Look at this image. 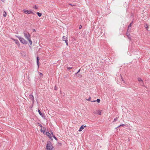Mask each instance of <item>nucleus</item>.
Here are the masks:
<instances>
[{
	"mask_svg": "<svg viewBox=\"0 0 150 150\" xmlns=\"http://www.w3.org/2000/svg\"><path fill=\"white\" fill-rule=\"evenodd\" d=\"M145 28H147V26H146V27H145Z\"/></svg>",
	"mask_w": 150,
	"mask_h": 150,
	"instance_id": "obj_41",
	"label": "nucleus"
},
{
	"mask_svg": "<svg viewBox=\"0 0 150 150\" xmlns=\"http://www.w3.org/2000/svg\"><path fill=\"white\" fill-rule=\"evenodd\" d=\"M12 40L14 41H15V40H16L17 39H12Z\"/></svg>",
	"mask_w": 150,
	"mask_h": 150,
	"instance_id": "obj_36",
	"label": "nucleus"
},
{
	"mask_svg": "<svg viewBox=\"0 0 150 150\" xmlns=\"http://www.w3.org/2000/svg\"><path fill=\"white\" fill-rule=\"evenodd\" d=\"M23 35L24 36L27 40H28L30 38V35L29 33L24 31Z\"/></svg>",
	"mask_w": 150,
	"mask_h": 150,
	"instance_id": "obj_2",
	"label": "nucleus"
},
{
	"mask_svg": "<svg viewBox=\"0 0 150 150\" xmlns=\"http://www.w3.org/2000/svg\"><path fill=\"white\" fill-rule=\"evenodd\" d=\"M37 14H38V16L39 17H40L42 15V13H39L38 12L37 13Z\"/></svg>",
	"mask_w": 150,
	"mask_h": 150,
	"instance_id": "obj_14",
	"label": "nucleus"
},
{
	"mask_svg": "<svg viewBox=\"0 0 150 150\" xmlns=\"http://www.w3.org/2000/svg\"><path fill=\"white\" fill-rule=\"evenodd\" d=\"M62 39L63 41H65V42L67 46L68 45V42H67V37L64 36H63L62 37Z\"/></svg>",
	"mask_w": 150,
	"mask_h": 150,
	"instance_id": "obj_6",
	"label": "nucleus"
},
{
	"mask_svg": "<svg viewBox=\"0 0 150 150\" xmlns=\"http://www.w3.org/2000/svg\"><path fill=\"white\" fill-rule=\"evenodd\" d=\"M90 99H91V97H90L88 99V100H89V101H90Z\"/></svg>",
	"mask_w": 150,
	"mask_h": 150,
	"instance_id": "obj_31",
	"label": "nucleus"
},
{
	"mask_svg": "<svg viewBox=\"0 0 150 150\" xmlns=\"http://www.w3.org/2000/svg\"><path fill=\"white\" fill-rule=\"evenodd\" d=\"M38 112L39 114L40 115H41L42 116V113L40 111V110H38Z\"/></svg>",
	"mask_w": 150,
	"mask_h": 150,
	"instance_id": "obj_16",
	"label": "nucleus"
},
{
	"mask_svg": "<svg viewBox=\"0 0 150 150\" xmlns=\"http://www.w3.org/2000/svg\"><path fill=\"white\" fill-rule=\"evenodd\" d=\"M28 40L29 41V42L30 44V45H32V42L31 40V38H30V39Z\"/></svg>",
	"mask_w": 150,
	"mask_h": 150,
	"instance_id": "obj_12",
	"label": "nucleus"
},
{
	"mask_svg": "<svg viewBox=\"0 0 150 150\" xmlns=\"http://www.w3.org/2000/svg\"><path fill=\"white\" fill-rule=\"evenodd\" d=\"M33 32H35L36 31L35 29H34L33 30Z\"/></svg>",
	"mask_w": 150,
	"mask_h": 150,
	"instance_id": "obj_37",
	"label": "nucleus"
},
{
	"mask_svg": "<svg viewBox=\"0 0 150 150\" xmlns=\"http://www.w3.org/2000/svg\"><path fill=\"white\" fill-rule=\"evenodd\" d=\"M53 146L52 145L51 143L49 142L47 143L46 146V148L48 150H52Z\"/></svg>",
	"mask_w": 150,
	"mask_h": 150,
	"instance_id": "obj_3",
	"label": "nucleus"
},
{
	"mask_svg": "<svg viewBox=\"0 0 150 150\" xmlns=\"http://www.w3.org/2000/svg\"><path fill=\"white\" fill-rule=\"evenodd\" d=\"M123 125H124V124H122L120 125L119 126H118L117 127H120V126H123Z\"/></svg>",
	"mask_w": 150,
	"mask_h": 150,
	"instance_id": "obj_27",
	"label": "nucleus"
},
{
	"mask_svg": "<svg viewBox=\"0 0 150 150\" xmlns=\"http://www.w3.org/2000/svg\"><path fill=\"white\" fill-rule=\"evenodd\" d=\"M86 127V125H82L80 128L79 129V131H82V130L85 127Z\"/></svg>",
	"mask_w": 150,
	"mask_h": 150,
	"instance_id": "obj_8",
	"label": "nucleus"
},
{
	"mask_svg": "<svg viewBox=\"0 0 150 150\" xmlns=\"http://www.w3.org/2000/svg\"><path fill=\"white\" fill-rule=\"evenodd\" d=\"M127 37H128V38L130 40H131V38L130 37V35H128V36H127Z\"/></svg>",
	"mask_w": 150,
	"mask_h": 150,
	"instance_id": "obj_19",
	"label": "nucleus"
},
{
	"mask_svg": "<svg viewBox=\"0 0 150 150\" xmlns=\"http://www.w3.org/2000/svg\"><path fill=\"white\" fill-rule=\"evenodd\" d=\"M29 98L33 103L34 102V98L33 96L32 95H29Z\"/></svg>",
	"mask_w": 150,
	"mask_h": 150,
	"instance_id": "obj_7",
	"label": "nucleus"
},
{
	"mask_svg": "<svg viewBox=\"0 0 150 150\" xmlns=\"http://www.w3.org/2000/svg\"><path fill=\"white\" fill-rule=\"evenodd\" d=\"M17 37L19 39L20 41L22 43L25 45L27 44V41H26L24 38L19 36H17Z\"/></svg>",
	"mask_w": 150,
	"mask_h": 150,
	"instance_id": "obj_1",
	"label": "nucleus"
},
{
	"mask_svg": "<svg viewBox=\"0 0 150 150\" xmlns=\"http://www.w3.org/2000/svg\"><path fill=\"white\" fill-rule=\"evenodd\" d=\"M80 69L78 71H77V72L75 74V75H76L77 74H78V73H79V72L80 71Z\"/></svg>",
	"mask_w": 150,
	"mask_h": 150,
	"instance_id": "obj_20",
	"label": "nucleus"
},
{
	"mask_svg": "<svg viewBox=\"0 0 150 150\" xmlns=\"http://www.w3.org/2000/svg\"><path fill=\"white\" fill-rule=\"evenodd\" d=\"M6 15H7V14H6V12H5V11H4V13L3 14V16L4 17H6Z\"/></svg>",
	"mask_w": 150,
	"mask_h": 150,
	"instance_id": "obj_15",
	"label": "nucleus"
},
{
	"mask_svg": "<svg viewBox=\"0 0 150 150\" xmlns=\"http://www.w3.org/2000/svg\"><path fill=\"white\" fill-rule=\"evenodd\" d=\"M101 111H98V114L99 115H101Z\"/></svg>",
	"mask_w": 150,
	"mask_h": 150,
	"instance_id": "obj_24",
	"label": "nucleus"
},
{
	"mask_svg": "<svg viewBox=\"0 0 150 150\" xmlns=\"http://www.w3.org/2000/svg\"><path fill=\"white\" fill-rule=\"evenodd\" d=\"M96 100V101L98 103H99L100 102V99H97V100Z\"/></svg>",
	"mask_w": 150,
	"mask_h": 150,
	"instance_id": "obj_22",
	"label": "nucleus"
},
{
	"mask_svg": "<svg viewBox=\"0 0 150 150\" xmlns=\"http://www.w3.org/2000/svg\"><path fill=\"white\" fill-rule=\"evenodd\" d=\"M50 133H50V134H51L53 136V133H52V131H51V132H50Z\"/></svg>",
	"mask_w": 150,
	"mask_h": 150,
	"instance_id": "obj_34",
	"label": "nucleus"
},
{
	"mask_svg": "<svg viewBox=\"0 0 150 150\" xmlns=\"http://www.w3.org/2000/svg\"><path fill=\"white\" fill-rule=\"evenodd\" d=\"M12 40L14 41H15V40H16L17 39H12Z\"/></svg>",
	"mask_w": 150,
	"mask_h": 150,
	"instance_id": "obj_35",
	"label": "nucleus"
},
{
	"mask_svg": "<svg viewBox=\"0 0 150 150\" xmlns=\"http://www.w3.org/2000/svg\"><path fill=\"white\" fill-rule=\"evenodd\" d=\"M53 137L56 140H57V139L55 137V136L54 134H53Z\"/></svg>",
	"mask_w": 150,
	"mask_h": 150,
	"instance_id": "obj_17",
	"label": "nucleus"
},
{
	"mask_svg": "<svg viewBox=\"0 0 150 150\" xmlns=\"http://www.w3.org/2000/svg\"><path fill=\"white\" fill-rule=\"evenodd\" d=\"M82 28V26L81 25H80L79 26V29H81Z\"/></svg>",
	"mask_w": 150,
	"mask_h": 150,
	"instance_id": "obj_28",
	"label": "nucleus"
},
{
	"mask_svg": "<svg viewBox=\"0 0 150 150\" xmlns=\"http://www.w3.org/2000/svg\"><path fill=\"white\" fill-rule=\"evenodd\" d=\"M24 12L27 14H30L31 13H33L31 11H28L26 9H24L23 10Z\"/></svg>",
	"mask_w": 150,
	"mask_h": 150,
	"instance_id": "obj_4",
	"label": "nucleus"
},
{
	"mask_svg": "<svg viewBox=\"0 0 150 150\" xmlns=\"http://www.w3.org/2000/svg\"><path fill=\"white\" fill-rule=\"evenodd\" d=\"M70 5H71L72 6H74L75 5H71V4H69Z\"/></svg>",
	"mask_w": 150,
	"mask_h": 150,
	"instance_id": "obj_38",
	"label": "nucleus"
},
{
	"mask_svg": "<svg viewBox=\"0 0 150 150\" xmlns=\"http://www.w3.org/2000/svg\"><path fill=\"white\" fill-rule=\"evenodd\" d=\"M117 120V117H116L114 119L113 121L114 122H115Z\"/></svg>",
	"mask_w": 150,
	"mask_h": 150,
	"instance_id": "obj_23",
	"label": "nucleus"
},
{
	"mask_svg": "<svg viewBox=\"0 0 150 150\" xmlns=\"http://www.w3.org/2000/svg\"><path fill=\"white\" fill-rule=\"evenodd\" d=\"M131 27L130 25H129L128 27L127 31H130L131 29Z\"/></svg>",
	"mask_w": 150,
	"mask_h": 150,
	"instance_id": "obj_13",
	"label": "nucleus"
},
{
	"mask_svg": "<svg viewBox=\"0 0 150 150\" xmlns=\"http://www.w3.org/2000/svg\"><path fill=\"white\" fill-rule=\"evenodd\" d=\"M129 32V31H127L126 34V35L127 36H128V35H130Z\"/></svg>",
	"mask_w": 150,
	"mask_h": 150,
	"instance_id": "obj_18",
	"label": "nucleus"
},
{
	"mask_svg": "<svg viewBox=\"0 0 150 150\" xmlns=\"http://www.w3.org/2000/svg\"><path fill=\"white\" fill-rule=\"evenodd\" d=\"M45 131V130L44 129H41V132H44Z\"/></svg>",
	"mask_w": 150,
	"mask_h": 150,
	"instance_id": "obj_25",
	"label": "nucleus"
},
{
	"mask_svg": "<svg viewBox=\"0 0 150 150\" xmlns=\"http://www.w3.org/2000/svg\"><path fill=\"white\" fill-rule=\"evenodd\" d=\"M132 23H131L129 25H130V26H131V25H132Z\"/></svg>",
	"mask_w": 150,
	"mask_h": 150,
	"instance_id": "obj_29",
	"label": "nucleus"
},
{
	"mask_svg": "<svg viewBox=\"0 0 150 150\" xmlns=\"http://www.w3.org/2000/svg\"><path fill=\"white\" fill-rule=\"evenodd\" d=\"M3 2H4L5 0H1Z\"/></svg>",
	"mask_w": 150,
	"mask_h": 150,
	"instance_id": "obj_39",
	"label": "nucleus"
},
{
	"mask_svg": "<svg viewBox=\"0 0 150 150\" xmlns=\"http://www.w3.org/2000/svg\"><path fill=\"white\" fill-rule=\"evenodd\" d=\"M72 68V67H67V69H68V70H69L71 69Z\"/></svg>",
	"mask_w": 150,
	"mask_h": 150,
	"instance_id": "obj_26",
	"label": "nucleus"
},
{
	"mask_svg": "<svg viewBox=\"0 0 150 150\" xmlns=\"http://www.w3.org/2000/svg\"><path fill=\"white\" fill-rule=\"evenodd\" d=\"M79 76H80L81 77V76H82V75H80L79 74Z\"/></svg>",
	"mask_w": 150,
	"mask_h": 150,
	"instance_id": "obj_40",
	"label": "nucleus"
},
{
	"mask_svg": "<svg viewBox=\"0 0 150 150\" xmlns=\"http://www.w3.org/2000/svg\"><path fill=\"white\" fill-rule=\"evenodd\" d=\"M145 28H147V26H146V27H145Z\"/></svg>",
	"mask_w": 150,
	"mask_h": 150,
	"instance_id": "obj_42",
	"label": "nucleus"
},
{
	"mask_svg": "<svg viewBox=\"0 0 150 150\" xmlns=\"http://www.w3.org/2000/svg\"><path fill=\"white\" fill-rule=\"evenodd\" d=\"M39 57H37V64H38V67L39 66L38 64H39Z\"/></svg>",
	"mask_w": 150,
	"mask_h": 150,
	"instance_id": "obj_11",
	"label": "nucleus"
},
{
	"mask_svg": "<svg viewBox=\"0 0 150 150\" xmlns=\"http://www.w3.org/2000/svg\"><path fill=\"white\" fill-rule=\"evenodd\" d=\"M138 80L140 83V85L142 86H143L144 85V83L142 80L140 78H138Z\"/></svg>",
	"mask_w": 150,
	"mask_h": 150,
	"instance_id": "obj_5",
	"label": "nucleus"
},
{
	"mask_svg": "<svg viewBox=\"0 0 150 150\" xmlns=\"http://www.w3.org/2000/svg\"><path fill=\"white\" fill-rule=\"evenodd\" d=\"M46 134L49 137L50 139H52V137L50 133L49 132H46Z\"/></svg>",
	"mask_w": 150,
	"mask_h": 150,
	"instance_id": "obj_9",
	"label": "nucleus"
},
{
	"mask_svg": "<svg viewBox=\"0 0 150 150\" xmlns=\"http://www.w3.org/2000/svg\"><path fill=\"white\" fill-rule=\"evenodd\" d=\"M15 43L18 46H19L20 45V43L18 41L17 39L15 41Z\"/></svg>",
	"mask_w": 150,
	"mask_h": 150,
	"instance_id": "obj_10",
	"label": "nucleus"
},
{
	"mask_svg": "<svg viewBox=\"0 0 150 150\" xmlns=\"http://www.w3.org/2000/svg\"><path fill=\"white\" fill-rule=\"evenodd\" d=\"M91 102H96V100H93V101H91Z\"/></svg>",
	"mask_w": 150,
	"mask_h": 150,
	"instance_id": "obj_32",
	"label": "nucleus"
},
{
	"mask_svg": "<svg viewBox=\"0 0 150 150\" xmlns=\"http://www.w3.org/2000/svg\"><path fill=\"white\" fill-rule=\"evenodd\" d=\"M33 8L35 9H37L38 8V7L36 5H35L33 6Z\"/></svg>",
	"mask_w": 150,
	"mask_h": 150,
	"instance_id": "obj_21",
	"label": "nucleus"
},
{
	"mask_svg": "<svg viewBox=\"0 0 150 150\" xmlns=\"http://www.w3.org/2000/svg\"><path fill=\"white\" fill-rule=\"evenodd\" d=\"M39 126H40V127H42V125L41 124H40L39 125Z\"/></svg>",
	"mask_w": 150,
	"mask_h": 150,
	"instance_id": "obj_30",
	"label": "nucleus"
},
{
	"mask_svg": "<svg viewBox=\"0 0 150 150\" xmlns=\"http://www.w3.org/2000/svg\"><path fill=\"white\" fill-rule=\"evenodd\" d=\"M39 73L40 75H42V74L41 73L39 72Z\"/></svg>",
	"mask_w": 150,
	"mask_h": 150,
	"instance_id": "obj_33",
	"label": "nucleus"
}]
</instances>
